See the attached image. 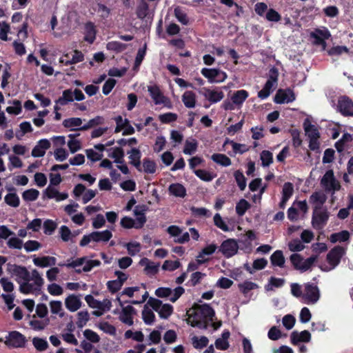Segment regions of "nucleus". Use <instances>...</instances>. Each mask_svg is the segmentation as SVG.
<instances>
[{
  "mask_svg": "<svg viewBox=\"0 0 353 353\" xmlns=\"http://www.w3.org/2000/svg\"><path fill=\"white\" fill-rule=\"evenodd\" d=\"M12 276L19 284V291L25 294H40L44 285L42 274L37 270L30 272L21 265H14L10 269Z\"/></svg>",
  "mask_w": 353,
  "mask_h": 353,
  "instance_id": "f257e3e1",
  "label": "nucleus"
},
{
  "mask_svg": "<svg viewBox=\"0 0 353 353\" xmlns=\"http://www.w3.org/2000/svg\"><path fill=\"white\" fill-rule=\"evenodd\" d=\"M101 264L100 261L90 259L88 257H81L74 260L68 261L67 263H59L60 266L74 268L77 272H90L93 268L98 267Z\"/></svg>",
  "mask_w": 353,
  "mask_h": 353,
  "instance_id": "f03ea898",
  "label": "nucleus"
},
{
  "mask_svg": "<svg viewBox=\"0 0 353 353\" xmlns=\"http://www.w3.org/2000/svg\"><path fill=\"white\" fill-rule=\"evenodd\" d=\"M303 129L305 135L309 139V148L311 150L317 151L320 147V132L318 127L312 123L309 118H306L303 121Z\"/></svg>",
  "mask_w": 353,
  "mask_h": 353,
  "instance_id": "7ed1b4c3",
  "label": "nucleus"
},
{
  "mask_svg": "<svg viewBox=\"0 0 353 353\" xmlns=\"http://www.w3.org/2000/svg\"><path fill=\"white\" fill-rule=\"evenodd\" d=\"M112 237V232L110 230L94 231L87 235H84L80 241L79 245L81 247H84L90 242L107 243Z\"/></svg>",
  "mask_w": 353,
  "mask_h": 353,
  "instance_id": "20e7f679",
  "label": "nucleus"
},
{
  "mask_svg": "<svg viewBox=\"0 0 353 353\" xmlns=\"http://www.w3.org/2000/svg\"><path fill=\"white\" fill-rule=\"evenodd\" d=\"M345 250L341 246H336L332 248L327 254L328 265H321L320 268L324 272H329L334 270L340 263L342 256L345 254Z\"/></svg>",
  "mask_w": 353,
  "mask_h": 353,
  "instance_id": "39448f33",
  "label": "nucleus"
},
{
  "mask_svg": "<svg viewBox=\"0 0 353 353\" xmlns=\"http://www.w3.org/2000/svg\"><path fill=\"white\" fill-rule=\"evenodd\" d=\"M318 255H312L307 259H304L299 254H293L290 256V261L294 268L300 271L304 272L309 270L314 263L317 261Z\"/></svg>",
  "mask_w": 353,
  "mask_h": 353,
  "instance_id": "423d86ee",
  "label": "nucleus"
},
{
  "mask_svg": "<svg viewBox=\"0 0 353 353\" xmlns=\"http://www.w3.org/2000/svg\"><path fill=\"white\" fill-rule=\"evenodd\" d=\"M279 72L278 70L273 67L269 71L268 79L264 87L258 92V97L261 99H265L277 86Z\"/></svg>",
  "mask_w": 353,
  "mask_h": 353,
  "instance_id": "0eeeda50",
  "label": "nucleus"
},
{
  "mask_svg": "<svg viewBox=\"0 0 353 353\" xmlns=\"http://www.w3.org/2000/svg\"><path fill=\"white\" fill-rule=\"evenodd\" d=\"M85 301L89 307L99 310L94 312L96 316H101L103 312L109 311L112 307V302L109 299L99 301L88 294L85 296Z\"/></svg>",
  "mask_w": 353,
  "mask_h": 353,
  "instance_id": "6e6552de",
  "label": "nucleus"
},
{
  "mask_svg": "<svg viewBox=\"0 0 353 353\" xmlns=\"http://www.w3.org/2000/svg\"><path fill=\"white\" fill-rule=\"evenodd\" d=\"M320 299V290L314 283H306L303 285V295L302 301L307 305H313Z\"/></svg>",
  "mask_w": 353,
  "mask_h": 353,
  "instance_id": "1a4fd4ad",
  "label": "nucleus"
},
{
  "mask_svg": "<svg viewBox=\"0 0 353 353\" xmlns=\"http://www.w3.org/2000/svg\"><path fill=\"white\" fill-rule=\"evenodd\" d=\"M108 157L114 159V162L117 164V168L124 174L129 173V169L125 163L124 152L120 147L112 148L107 150Z\"/></svg>",
  "mask_w": 353,
  "mask_h": 353,
  "instance_id": "9d476101",
  "label": "nucleus"
},
{
  "mask_svg": "<svg viewBox=\"0 0 353 353\" xmlns=\"http://www.w3.org/2000/svg\"><path fill=\"white\" fill-rule=\"evenodd\" d=\"M184 292V288L181 286L176 287L174 289L170 288H159L155 290V295L157 297L165 299L174 303Z\"/></svg>",
  "mask_w": 353,
  "mask_h": 353,
  "instance_id": "9b49d317",
  "label": "nucleus"
},
{
  "mask_svg": "<svg viewBox=\"0 0 353 353\" xmlns=\"http://www.w3.org/2000/svg\"><path fill=\"white\" fill-rule=\"evenodd\" d=\"M148 304L152 309L158 312L162 319H168L173 312L172 305L163 302L157 299L150 298Z\"/></svg>",
  "mask_w": 353,
  "mask_h": 353,
  "instance_id": "f8f14e48",
  "label": "nucleus"
},
{
  "mask_svg": "<svg viewBox=\"0 0 353 353\" xmlns=\"http://www.w3.org/2000/svg\"><path fill=\"white\" fill-rule=\"evenodd\" d=\"M201 73L210 83H222L228 77L227 74L224 71L218 68H204L201 70Z\"/></svg>",
  "mask_w": 353,
  "mask_h": 353,
  "instance_id": "ddd939ff",
  "label": "nucleus"
},
{
  "mask_svg": "<svg viewBox=\"0 0 353 353\" xmlns=\"http://www.w3.org/2000/svg\"><path fill=\"white\" fill-rule=\"evenodd\" d=\"M85 99V96L82 91L79 89H68L63 92L62 96L59 97L55 102L60 105H65L74 100L80 101Z\"/></svg>",
  "mask_w": 353,
  "mask_h": 353,
  "instance_id": "4468645a",
  "label": "nucleus"
},
{
  "mask_svg": "<svg viewBox=\"0 0 353 353\" xmlns=\"http://www.w3.org/2000/svg\"><path fill=\"white\" fill-rule=\"evenodd\" d=\"M148 90L156 105H162L169 109L172 108V103L171 101L167 97L163 95L157 86H149Z\"/></svg>",
  "mask_w": 353,
  "mask_h": 353,
  "instance_id": "2eb2a0df",
  "label": "nucleus"
},
{
  "mask_svg": "<svg viewBox=\"0 0 353 353\" xmlns=\"http://www.w3.org/2000/svg\"><path fill=\"white\" fill-rule=\"evenodd\" d=\"M329 213L325 208L314 209L312 224L316 230L322 229L327 223Z\"/></svg>",
  "mask_w": 353,
  "mask_h": 353,
  "instance_id": "dca6fc26",
  "label": "nucleus"
},
{
  "mask_svg": "<svg viewBox=\"0 0 353 353\" xmlns=\"http://www.w3.org/2000/svg\"><path fill=\"white\" fill-rule=\"evenodd\" d=\"M336 109L343 116L353 117V101L346 96L338 98Z\"/></svg>",
  "mask_w": 353,
  "mask_h": 353,
  "instance_id": "f3484780",
  "label": "nucleus"
},
{
  "mask_svg": "<svg viewBox=\"0 0 353 353\" xmlns=\"http://www.w3.org/2000/svg\"><path fill=\"white\" fill-rule=\"evenodd\" d=\"M200 93L211 103H216L224 98V93L220 88H203Z\"/></svg>",
  "mask_w": 353,
  "mask_h": 353,
  "instance_id": "a211bd4d",
  "label": "nucleus"
},
{
  "mask_svg": "<svg viewBox=\"0 0 353 353\" xmlns=\"http://www.w3.org/2000/svg\"><path fill=\"white\" fill-rule=\"evenodd\" d=\"M114 314L119 315V319L123 323L131 326L134 323V316L136 313L135 309L131 305L122 307L121 311H114Z\"/></svg>",
  "mask_w": 353,
  "mask_h": 353,
  "instance_id": "6ab92c4d",
  "label": "nucleus"
},
{
  "mask_svg": "<svg viewBox=\"0 0 353 353\" xmlns=\"http://www.w3.org/2000/svg\"><path fill=\"white\" fill-rule=\"evenodd\" d=\"M168 233L174 237V241L183 244L190 240V234L188 232H182V230L177 225H170L167 228Z\"/></svg>",
  "mask_w": 353,
  "mask_h": 353,
  "instance_id": "aec40b11",
  "label": "nucleus"
},
{
  "mask_svg": "<svg viewBox=\"0 0 353 353\" xmlns=\"http://www.w3.org/2000/svg\"><path fill=\"white\" fill-rule=\"evenodd\" d=\"M321 185L327 191H335L340 188V185L335 179L334 172L330 170L325 172L321 179Z\"/></svg>",
  "mask_w": 353,
  "mask_h": 353,
  "instance_id": "412c9836",
  "label": "nucleus"
},
{
  "mask_svg": "<svg viewBox=\"0 0 353 353\" xmlns=\"http://www.w3.org/2000/svg\"><path fill=\"white\" fill-rule=\"evenodd\" d=\"M238 249L239 245L237 242L232 239L224 241L220 246V251L227 258L236 254Z\"/></svg>",
  "mask_w": 353,
  "mask_h": 353,
  "instance_id": "4be33fe9",
  "label": "nucleus"
},
{
  "mask_svg": "<svg viewBox=\"0 0 353 353\" xmlns=\"http://www.w3.org/2000/svg\"><path fill=\"white\" fill-rule=\"evenodd\" d=\"M81 294H70L65 299V306L68 310L74 312L82 306Z\"/></svg>",
  "mask_w": 353,
  "mask_h": 353,
  "instance_id": "5701e85b",
  "label": "nucleus"
},
{
  "mask_svg": "<svg viewBox=\"0 0 353 353\" xmlns=\"http://www.w3.org/2000/svg\"><path fill=\"white\" fill-rule=\"evenodd\" d=\"M25 343V337L17 331L11 332L6 338V344L12 347H22Z\"/></svg>",
  "mask_w": 353,
  "mask_h": 353,
  "instance_id": "b1692460",
  "label": "nucleus"
},
{
  "mask_svg": "<svg viewBox=\"0 0 353 353\" xmlns=\"http://www.w3.org/2000/svg\"><path fill=\"white\" fill-rule=\"evenodd\" d=\"M188 323L192 327L206 328L208 326L205 320L201 315H197V309L194 308L188 312Z\"/></svg>",
  "mask_w": 353,
  "mask_h": 353,
  "instance_id": "393cba45",
  "label": "nucleus"
},
{
  "mask_svg": "<svg viewBox=\"0 0 353 353\" xmlns=\"http://www.w3.org/2000/svg\"><path fill=\"white\" fill-rule=\"evenodd\" d=\"M295 100L294 92L290 90H279L274 97L276 103H288Z\"/></svg>",
  "mask_w": 353,
  "mask_h": 353,
  "instance_id": "a878e982",
  "label": "nucleus"
},
{
  "mask_svg": "<svg viewBox=\"0 0 353 353\" xmlns=\"http://www.w3.org/2000/svg\"><path fill=\"white\" fill-rule=\"evenodd\" d=\"M43 194L48 199H54L57 202L64 201L68 198L67 192H60L56 188L51 185L48 186L44 190Z\"/></svg>",
  "mask_w": 353,
  "mask_h": 353,
  "instance_id": "bb28decb",
  "label": "nucleus"
},
{
  "mask_svg": "<svg viewBox=\"0 0 353 353\" xmlns=\"http://www.w3.org/2000/svg\"><path fill=\"white\" fill-rule=\"evenodd\" d=\"M32 262L35 266L41 268H45L55 265L57 263V259L50 256H43L39 257L34 256Z\"/></svg>",
  "mask_w": 353,
  "mask_h": 353,
  "instance_id": "cd10ccee",
  "label": "nucleus"
},
{
  "mask_svg": "<svg viewBox=\"0 0 353 353\" xmlns=\"http://www.w3.org/2000/svg\"><path fill=\"white\" fill-rule=\"evenodd\" d=\"M310 35L314 39V43L318 45H325V41L331 37L330 31L326 28L316 29Z\"/></svg>",
  "mask_w": 353,
  "mask_h": 353,
  "instance_id": "c85d7f7f",
  "label": "nucleus"
},
{
  "mask_svg": "<svg viewBox=\"0 0 353 353\" xmlns=\"http://www.w3.org/2000/svg\"><path fill=\"white\" fill-rule=\"evenodd\" d=\"M50 143L48 139H41L32 150L34 157H41L45 155L46 150L50 148Z\"/></svg>",
  "mask_w": 353,
  "mask_h": 353,
  "instance_id": "c756f323",
  "label": "nucleus"
},
{
  "mask_svg": "<svg viewBox=\"0 0 353 353\" xmlns=\"http://www.w3.org/2000/svg\"><path fill=\"white\" fill-rule=\"evenodd\" d=\"M196 308L197 309V315H201L204 320H205L207 324L213 320L214 311L209 305H201Z\"/></svg>",
  "mask_w": 353,
  "mask_h": 353,
  "instance_id": "7c9ffc66",
  "label": "nucleus"
},
{
  "mask_svg": "<svg viewBox=\"0 0 353 353\" xmlns=\"http://www.w3.org/2000/svg\"><path fill=\"white\" fill-rule=\"evenodd\" d=\"M217 247L215 244H210L205 247L198 254L197 261L199 263H204L209 260V256L215 252Z\"/></svg>",
  "mask_w": 353,
  "mask_h": 353,
  "instance_id": "2f4dec72",
  "label": "nucleus"
},
{
  "mask_svg": "<svg viewBox=\"0 0 353 353\" xmlns=\"http://www.w3.org/2000/svg\"><path fill=\"white\" fill-rule=\"evenodd\" d=\"M290 339L293 344L300 342H309L311 339V334L307 330L301 332L294 331L291 333Z\"/></svg>",
  "mask_w": 353,
  "mask_h": 353,
  "instance_id": "473e14b6",
  "label": "nucleus"
},
{
  "mask_svg": "<svg viewBox=\"0 0 353 353\" xmlns=\"http://www.w3.org/2000/svg\"><path fill=\"white\" fill-rule=\"evenodd\" d=\"M84 39L89 43H92L95 39L97 34L96 27L94 24L92 22H88L85 23L84 28Z\"/></svg>",
  "mask_w": 353,
  "mask_h": 353,
  "instance_id": "72a5a7b5",
  "label": "nucleus"
},
{
  "mask_svg": "<svg viewBox=\"0 0 353 353\" xmlns=\"http://www.w3.org/2000/svg\"><path fill=\"white\" fill-rule=\"evenodd\" d=\"M168 192L170 195L176 197L184 198L186 196V189L181 183H175L170 185Z\"/></svg>",
  "mask_w": 353,
  "mask_h": 353,
  "instance_id": "f704fd0d",
  "label": "nucleus"
},
{
  "mask_svg": "<svg viewBox=\"0 0 353 353\" xmlns=\"http://www.w3.org/2000/svg\"><path fill=\"white\" fill-rule=\"evenodd\" d=\"M190 341L195 349L200 350L208 345L209 340L204 336L190 335Z\"/></svg>",
  "mask_w": 353,
  "mask_h": 353,
  "instance_id": "c9c22d12",
  "label": "nucleus"
},
{
  "mask_svg": "<svg viewBox=\"0 0 353 353\" xmlns=\"http://www.w3.org/2000/svg\"><path fill=\"white\" fill-rule=\"evenodd\" d=\"M249 94L245 90L236 91L231 97V100L235 103L237 108H241L244 101L248 97Z\"/></svg>",
  "mask_w": 353,
  "mask_h": 353,
  "instance_id": "e433bc0d",
  "label": "nucleus"
},
{
  "mask_svg": "<svg viewBox=\"0 0 353 353\" xmlns=\"http://www.w3.org/2000/svg\"><path fill=\"white\" fill-rule=\"evenodd\" d=\"M184 105L188 108H193L196 105V94L192 91H185L181 97Z\"/></svg>",
  "mask_w": 353,
  "mask_h": 353,
  "instance_id": "4c0bfd02",
  "label": "nucleus"
},
{
  "mask_svg": "<svg viewBox=\"0 0 353 353\" xmlns=\"http://www.w3.org/2000/svg\"><path fill=\"white\" fill-rule=\"evenodd\" d=\"M325 201V194L321 192H314L310 197V202L314 205V209L323 208L321 205Z\"/></svg>",
  "mask_w": 353,
  "mask_h": 353,
  "instance_id": "58836bf2",
  "label": "nucleus"
},
{
  "mask_svg": "<svg viewBox=\"0 0 353 353\" xmlns=\"http://www.w3.org/2000/svg\"><path fill=\"white\" fill-rule=\"evenodd\" d=\"M230 333L228 330H224L220 338H218L215 341V347L221 350H225L229 347L228 339Z\"/></svg>",
  "mask_w": 353,
  "mask_h": 353,
  "instance_id": "ea45409f",
  "label": "nucleus"
},
{
  "mask_svg": "<svg viewBox=\"0 0 353 353\" xmlns=\"http://www.w3.org/2000/svg\"><path fill=\"white\" fill-rule=\"evenodd\" d=\"M50 323L48 318L37 319L35 316H32V319L30 321V325L32 329L40 331L46 327Z\"/></svg>",
  "mask_w": 353,
  "mask_h": 353,
  "instance_id": "a19ab883",
  "label": "nucleus"
},
{
  "mask_svg": "<svg viewBox=\"0 0 353 353\" xmlns=\"http://www.w3.org/2000/svg\"><path fill=\"white\" fill-rule=\"evenodd\" d=\"M65 128H70L72 130H83L82 119L78 117H72L65 119L63 122Z\"/></svg>",
  "mask_w": 353,
  "mask_h": 353,
  "instance_id": "79ce46f5",
  "label": "nucleus"
},
{
  "mask_svg": "<svg viewBox=\"0 0 353 353\" xmlns=\"http://www.w3.org/2000/svg\"><path fill=\"white\" fill-rule=\"evenodd\" d=\"M211 159L223 167L230 166L232 163L230 159L224 154L215 153L211 156Z\"/></svg>",
  "mask_w": 353,
  "mask_h": 353,
  "instance_id": "37998d69",
  "label": "nucleus"
},
{
  "mask_svg": "<svg viewBox=\"0 0 353 353\" xmlns=\"http://www.w3.org/2000/svg\"><path fill=\"white\" fill-rule=\"evenodd\" d=\"M78 134H69V140L68 141V147L71 153H75L81 148V143L76 137Z\"/></svg>",
  "mask_w": 353,
  "mask_h": 353,
  "instance_id": "c03bdc74",
  "label": "nucleus"
},
{
  "mask_svg": "<svg viewBox=\"0 0 353 353\" xmlns=\"http://www.w3.org/2000/svg\"><path fill=\"white\" fill-rule=\"evenodd\" d=\"M294 192V187L292 183L290 182L285 183L282 190V199L281 204L284 205L288 199L292 196Z\"/></svg>",
  "mask_w": 353,
  "mask_h": 353,
  "instance_id": "a18cd8bd",
  "label": "nucleus"
},
{
  "mask_svg": "<svg viewBox=\"0 0 353 353\" xmlns=\"http://www.w3.org/2000/svg\"><path fill=\"white\" fill-rule=\"evenodd\" d=\"M140 264L145 266V271L147 274H154L159 269V264L152 262L146 258L141 259Z\"/></svg>",
  "mask_w": 353,
  "mask_h": 353,
  "instance_id": "49530a36",
  "label": "nucleus"
},
{
  "mask_svg": "<svg viewBox=\"0 0 353 353\" xmlns=\"http://www.w3.org/2000/svg\"><path fill=\"white\" fill-rule=\"evenodd\" d=\"M129 159L130 161V163L136 167L137 169H139L141 166V154L139 149L132 148L129 152Z\"/></svg>",
  "mask_w": 353,
  "mask_h": 353,
  "instance_id": "de8ad7c7",
  "label": "nucleus"
},
{
  "mask_svg": "<svg viewBox=\"0 0 353 353\" xmlns=\"http://www.w3.org/2000/svg\"><path fill=\"white\" fill-rule=\"evenodd\" d=\"M49 306L52 314H57L61 318L64 316L65 312L63 309L61 301H51L49 303Z\"/></svg>",
  "mask_w": 353,
  "mask_h": 353,
  "instance_id": "09e8293b",
  "label": "nucleus"
},
{
  "mask_svg": "<svg viewBox=\"0 0 353 353\" xmlns=\"http://www.w3.org/2000/svg\"><path fill=\"white\" fill-rule=\"evenodd\" d=\"M11 105L6 108V111L9 114L18 115L21 112V102L19 100H13L8 101Z\"/></svg>",
  "mask_w": 353,
  "mask_h": 353,
  "instance_id": "8fccbe9b",
  "label": "nucleus"
},
{
  "mask_svg": "<svg viewBox=\"0 0 353 353\" xmlns=\"http://www.w3.org/2000/svg\"><path fill=\"white\" fill-rule=\"evenodd\" d=\"M123 246L127 249L128 254L132 256L137 255L141 250V245L137 241L126 243Z\"/></svg>",
  "mask_w": 353,
  "mask_h": 353,
  "instance_id": "3c124183",
  "label": "nucleus"
},
{
  "mask_svg": "<svg viewBox=\"0 0 353 353\" xmlns=\"http://www.w3.org/2000/svg\"><path fill=\"white\" fill-rule=\"evenodd\" d=\"M271 263L274 266L283 268L285 264V258L281 250L275 251L270 257Z\"/></svg>",
  "mask_w": 353,
  "mask_h": 353,
  "instance_id": "603ef678",
  "label": "nucleus"
},
{
  "mask_svg": "<svg viewBox=\"0 0 353 353\" xmlns=\"http://www.w3.org/2000/svg\"><path fill=\"white\" fill-rule=\"evenodd\" d=\"M6 244L10 249L21 250L23 246V241L14 234L8 239Z\"/></svg>",
  "mask_w": 353,
  "mask_h": 353,
  "instance_id": "864d4df0",
  "label": "nucleus"
},
{
  "mask_svg": "<svg viewBox=\"0 0 353 353\" xmlns=\"http://www.w3.org/2000/svg\"><path fill=\"white\" fill-rule=\"evenodd\" d=\"M284 283L283 279L271 277L268 283L265 286V289L266 291H273L276 288L282 287Z\"/></svg>",
  "mask_w": 353,
  "mask_h": 353,
  "instance_id": "5fc2aeb1",
  "label": "nucleus"
},
{
  "mask_svg": "<svg viewBox=\"0 0 353 353\" xmlns=\"http://www.w3.org/2000/svg\"><path fill=\"white\" fill-rule=\"evenodd\" d=\"M350 238V233L347 230H343L340 232L334 233L331 234L330 237V240L332 243H334L338 241L339 242H343L346 241Z\"/></svg>",
  "mask_w": 353,
  "mask_h": 353,
  "instance_id": "6e6d98bb",
  "label": "nucleus"
},
{
  "mask_svg": "<svg viewBox=\"0 0 353 353\" xmlns=\"http://www.w3.org/2000/svg\"><path fill=\"white\" fill-rule=\"evenodd\" d=\"M134 214L136 216V219L134 220V224L136 225V229L141 228L146 222V217L145 214L139 211L138 210V207H136L134 210Z\"/></svg>",
  "mask_w": 353,
  "mask_h": 353,
  "instance_id": "4d7b16f0",
  "label": "nucleus"
},
{
  "mask_svg": "<svg viewBox=\"0 0 353 353\" xmlns=\"http://www.w3.org/2000/svg\"><path fill=\"white\" fill-rule=\"evenodd\" d=\"M260 159L263 167H269L273 162V154L269 150H263L260 154Z\"/></svg>",
  "mask_w": 353,
  "mask_h": 353,
  "instance_id": "13d9d810",
  "label": "nucleus"
},
{
  "mask_svg": "<svg viewBox=\"0 0 353 353\" xmlns=\"http://www.w3.org/2000/svg\"><path fill=\"white\" fill-rule=\"evenodd\" d=\"M142 318L145 324L151 325L154 322L155 315L152 309L145 306L142 311Z\"/></svg>",
  "mask_w": 353,
  "mask_h": 353,
  "instance_id": "bf43d9fd",
  "label": "nucleus"
},
{
  "mask_svg": "<svg viewBox=\"0 0 353 353\" xmlns=\"http://www.w3.org/2000/svg\"><path fill=\"white\" fill-rule=\"evenodd\" d=\"M194 173L202 181L209 182L211 181L214 178H215L216 174L210 172L205 170H196L194 171Z\"/></svg>",
  "mask_w": 353,
  "mask_h": 353,
  "instance_id": "052dcab7",
  "label": "nucleus"
},
{
  "mask_svg": "<svg viewBox=\"0 0 353 353\" xmlns=\"http://www.w3.org/2000/svg\"><path fill=\"white\" fill-rule=\"evenodd\" d=\"M70 61H65V65L76 64L84 60L83 54L81 51L77 50L72 51L70 54Z\"/></svg>",
  "mask_w": 353,
  "mask_h": 353,
  "instance_id": "680f3d73",
  "label": "nucleus"
},
{
  "mask_svg": "<svg viewBox=\"0 0 353 353\" xmlns=\"http://www.w3.org/2000/svg\"><path fill=\"white\" fill-rule=\"evenodd\" d=\"M250 203L244 199H241L236 205V214L242 216L245 214V212L250 208Z\"/></svg>",
  "mask_w": 353,
  "mask_h": 353,
  "instance_id": "e2e57ef3",
  "label": "nucleus"
},
{
  "mask_svg": "<svg viewBox=\"0 0 353 353\" xmlns=\"http://www.w3.org/2000/svg\"><path fill=\"white\" fill-rule=\"evenodd\" d=\"M39 192L36 189H29L22 194L23 199L26 201H34L39 197Z\"/></svg>",
  "mask_w": 353,
  "mask_h": 353,
  "instance_id": "0e129e2a",
  "label": "nucleus"
},
{
  "mask_svg": "<svg viewBox=\"0 0 353 353\" xmlns=\"http://www.w3.org/2000/svg\"><path fill=\"white\" fill-rule=\"evenodd\" d=\"M190 211L195 217H210L211 216L210 210L205 208L192 207Z\"/></svg>",
  "mask_w": 353,
  "mask_h": 353,
  "instance_id": "69168bd1",
  "label": "nucleus"
},
{
  "mask_svg": "<svg viewBox=\"0 0 353 353\" xmlns=\"http://www.w3.org/2000/svg\"><path fill=\"white\" fill-rule=\"evenodd\" d=\"M23 248L26 252H32L39 250L41 248V244L35 240H29L23 243Z\"/></svg>",
  "mask_w": 353,
  "mask_h": 353,
  "instance_id": "338daca9",
  "label": "nucleus"
},
{
  "mask_svg": "<svg viewBox=\"0 0 353 353\" xmlns=\"http://www.w3.org/2000/svg\"><path fill=\"white\" fill-rule=\"evenodd\" d=\"M234 176L239 189L242 191L244 190L246 188L247 183L243 172L240 170H236L234 173Z\"/></svg>",
  "mask_w": 353,
  "mask_h": 353,
  "instance_id": "774afa93",
  "label": "nucleus"
}]
</instances>
